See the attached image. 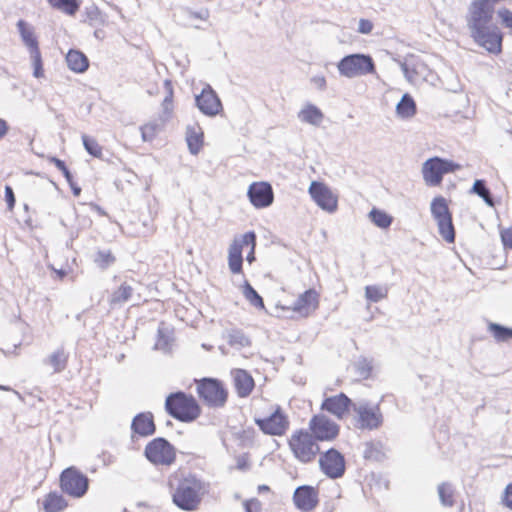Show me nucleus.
Here are the masks:
<instances>
[{"label":"nucleus","mask_w":512,"mask_h":512,"mask_svg":"<svg viewBox=\"0 0 512 512\" xmlns=\"http://www.w3.org/2000/svg\"><path fill=\"white\" fill-rule=\"evenodd\" d=\"M167 485L171 492L172 502L184 511L197 510L207 493L205 483L194 475L172 473L168 478Z\"/></svg>","instance_id":"f257e3e1"},{"label":"nucleus","mask_w":512,"mask_h":512,"mask_svg":"<svg viewBox=\"0 0 512 512\" xmlns=\"http://www.w3.org/2000/svg\"><path fill=\"white\" fill-rule=\"evenodd\" d=\"M259 430L268 436L283 437L290 429V418L284 408L269 400H264L254 417Z\"/></svg>","instance_id":"f03ea898"},{"label":"nucleus","mask_w":512,"mask_h":512,"mask_svg":"<svg viewBox=\"0 0 512 512\" xmlns=\"http://www.w3.org/2000/svg\"><path fill=\"white\" fill-rule=\"evenodd\" d=\"M165 410L174 419L190 423L197 420L202 414V407L198 400L183 391L169 394L165 400Z\"/></svg>","instance_id":"7ed1b4c3"},{"label":"nucleus","mask_w":512,"mask_h":512,"mask_svg":"<svg viewBox=\"0 0 512 512\" xmlns=\"http://www.w3.org/2000/svg\"><path fill=\"white\" fill-rule=\"evenodd\" d=\"M287 445L292 456L302 464L313 463L321 452L319 443L306 428L295 429L287 438Z\"/></svg>","instance_id":"20e7f679"},{"label":"nucleus","mask_w":512,"mask_h":512,"mask_svg":"<svg viewBox=\"0 0 512 512\" xmlns=\"http://www.w3.org/2000/svg\"><path fill=\"white\" fill-rule=\"evenodd\" d=\"M196 392L202 402L211 408H223L229 398L225 383L217 378L204 377L195 380Z\"/></svg>","instance_id":"39448f33"},{"label":"nucleus","mask_w":512,"mask_h":512,"mask_svg":"<svg viewBox=\"0 0 512 512\" xmlns=\"http://www.w3.org/2000/svg\"><path fill=\"white\" fill-rule=\"evenodd\" d=\"M244 248H249L246 257L249 263L255 260L256 235L253 231L243 234L240 238H235L228 250V266L233 274L243 273V257Z\"/></svg>","instance_id":"423d86ee"},{"label":"nucleus","mask_w":512,"mask_h":512,"mask_svg":"<svg viewBox=\"0 0 512 512\" xmlns=\"http://www.w3.org/2000/svg\"><path fill=\"white\" fill-rule=\"evenodd\" d=\"M353 424L359 430H377L384 421L383 413L379 404L361 402L353 408Z\"/></svg>","instance_id":"0eeeda50"},{"label":"nucleus","mask_w":512,"mask_h":512,"mask_svg":"<svg viewBox=\"0 0 512 512\" xmlns=\"http://www.w3.org/2000/svg\"><path fill=\"white\" fill-rule=\"evenodd\" d=\"M337 68L339 73L347 78L376 73V66L373 58L366 54L347 55L338 62Z\"/></svg>","instance_id":"6e6552de"},{"label":"nucleus","mask_w":512,"mask_h":512,"mask_svg":"<svg viewBox=\"0 0 512 512\" xmlns=\"http://www.w3.org/2000/svg\"><path fill=\"white\" fill-rule=\"evenodd\" d=\"M462 166L451 160L440 157H432L426 160L422 166V175L426 185L440 186L443 176L460 170Z\"/></svg>","instance_id":"1a4fd4ad"},{"label":"nucleus","mask_w":512,"mask_h":512,"mask_svg":"<svg viewBox=\"0 0 512 512\" xmlns=\"http://www.w3.org/2000/svg\"><path fill=\"white\" fill-rule=\"evenodd\" d=\"M431 213L437 222L440 236L447 243H453L455 241V228L447 200L442 196L433 198L431 202Z\"/></svg>","instance_id":"9d476101"},{"label":"nucleus","mask_w":512,"mask_h":512,"mask_svg":"<svg viewBox=\"0 0 512 512\" xmlns=\"http://www.w3.org/2000/svg\"><path fill=\"white\" fill-rule=\"evenodd\" d=\"M17 28L24 45L29 51L34 77H44L43 59L39 42L33 28L24 20H19L17 22Z\"/></svg>","instance_id":"9b49d317"},{"label":"nucleus","mask_w":512,"mask_h":512,"mask_svg":"<svg viewBox=\"0 0 512 512\" xmlns=\"http://www.w3.org/2000/svg\"><path fill=\"white\" fill-rule=\"evenodd\" d=\"M144 454L156 466H171L176 461L175 447L162 437L154 438L145 446Z\"/></svg>","instance_id":"f8f14e48"},{"label":"nucleus","mask_w":512,"mask_h":512,"mask_svg":"<svg viewBox=\"0 0 512 512\" xmlns=\"http://www.w3.org/2000/svg\"><path fill=\"white\" fill-rule=\"evenodd\" d=\"M59 486L67 495L80 498L84 496L89 487L88 477L75 467H69L62 471L59 478Z\"/></svg>","instance_id":"ddd939ff"},{"label":"nucleus","mask_w":512,"mask_h":512,"mask_svg":"<svg viewBox=\"0 0 512 512\" xmlns=\"http://www.w3.org/2000/svg\"><path fill=\"white\" fill-rule=\"evenodd\" d=\"M319 442H332L340 434V426L327 415L315 414L311 417L306 428Z\"/></svg>","instance_id":"4468645a"},{"label":"nucleus","mask_w":512,"mask_h":512,"mask_svg":"<svg viewBox=\"0 0 512 512\" xmlns=\"http://www.w3.org/2000/svg\"><path fill=\"white\" fill-rule=\"evenodd\" d=\"M321 471L329 478L337 479L344 475L346 463L344 456L335 448H330L318 456Z\"/></svg>","instance_id":"2eb2a0df"},{"label":"nucleus","mask_w":512,"mask_h":512,"mask_svg":"<svg viewBox=\"0 0 512 512\" xmlns=\"http://www.w3.org/2000/svg\"><path fill=\"white\" fill-rule=\"evenodd\" d=\"M309 194L314 202L323 210L333 213L338 208V195L325 183L313 181L309 187Z\"/></svg>","instance_id":"dca6fc26"},{"label":"nucleus","mask_w":512,"mask_h":512,"mask_svg":"<svg viewBox=\"0 0 512 512\" xmlns=\"http://www.w3.org/2000/svg\"><path fill=\"white\" fill-rule=\"evenodd\" d=\"M353 401L343 392L325 397L321 403V410L342 420L348 416L354 408Z\"/></svg>","instance_id":"f3484780"},{"label":"nucleus","mask_w":512,"mask_h":512,"mask_svg":"<svg viewBox=\"0 0 512 512\" xmlns=\"http://www.w3.org/2000/svg\"><path fill=\"white\" fill-rule=\"evenodd\" d=\"M247 195L251 204L257 209L266 208L274 201L272 186L264 181L250 184Z\"/></svg>","instance_id":"a211bd4d"},{"label":"nucleus","mask_w":512,"mask_h":512,"mask_svg":"<svg viewBox=\"0 0 512 512\" xmlns=\"http://www.w3.org/2000/svg\"><path fill=\"white\" fill-rule=\"evenodd\" d=\"M320 304V293L316 289H308L301 293L293 303L292 311L301 317H309Z\"/></svg>","instance_id":"6ab92c4d"},{"label":"nucleus","mask_w":512,"mask_h":512,"mask_svg":"<svg viewBox=\"0 0 512 512\" xmlns=\"http://www.w3.org/2000/svg\"><path fill=\"white\" fill-rule=\"evenodd\" d=\"M196 104L199 110L207 116H215L223 110L218 95L209 85L204 87L201 93L196 96Z\"/></svg>","instance_id":"aec40b11"},{"label":"nucleus","mask_w":512,"mask_h":512,"mask_svg":"<svg viewBox=\"0 0 512 512\" xmlns=\"http://www.w3.org/2000/svg\"><path fill=\"white\" fill-rule=\"evenodd\" d=\"M293 501L298 509L311 511L318 505L319 491L313 486H300L294 492Z\"/></svg>","instance_id":"412c9836"},{"label":"nucleus","mask_w":512,"mask_h":512,"mask_svg":"<svg viewBox=\"0 0 512 512\" xmlns=\"http://www.w3.org/2000/svg\"><path fill=\"white\" fill-rule=\"evenodd\" d=\"M232 384L239 398H247L255 388V380L245 369L235 368L231 372Z\"/></svg>","instance_id":"4be33fe9"},{"label":"nucleus","mask_w":512,"mask_h":512,"mask_svg":"<svg viewBox=\"0 0 512 512\" xmlns=\"http://www.w3.org/2000/svg\"><path fill=\"white\" fill-rule=\"evenodd\" d=\"M38 504L43 512H64L69 507L68 500L58 491L48 492Z\"/></svg>","instance_id":"5701e85b"},{"label":"nucleus","mask_w":512,"mask_h":512,"mask_svg":"<svg viewBox=\"0 0 512 512\" xmlns=\"http://www.w3.org/2000/svg\"><path fill=\"white\" fill-rule=\"evenodd\" d=\"M131 429L135 434L146 437L155 432V423L151 413H140L132 421Z\"/></svg>","instance_id":"b1692460"},{"label":"nucleus","mask_w":512,"mask_h":512,"mask_svg":"<svg viewBox=\"0 0 512 512\" xmlns=\"http://www.w3.org/2000/svg\"><path fill=\"white\" fill-rule=\"evenodd\" d=\"M66 63L68 68L75 73H84L89 67L87 56L75 49H70L66 55Z\"/></svg>","instance_id":"393cba45"},{"label":"nucleus","mask_w":512,"mask_h":512,"mask_svg":"<svg viewBox=\"0 0 512 512\" xmlns=\"http://www.w3.org/2000/svg\"><path fill=\"white\" fill-rule=\"evenodd\" d=\"M186 141L190 152L194 155L198 154L204 143V133L201 127L189 126L186 131Z\"/></svg>","instance_id":"a878e982"},{"label":"nucleus","mask_w":512,"mask_h":512,"mask_svg":"<svg viewBox=\"0 0 512 512\" xmlns=\"http://www.w3.org/2000/svg\"><path fill=\"white\" fill-rule=\"evenodd\" d=\"M49 6L68 16H75L81 6V0H47Z\"/></svg>","instance_id":"bb28decb"},{"label":"nucleus","mask_w":512,"mask_h":512,"mask_svg":"<svg viewBox=\"0 0 512 512\" xmlns=\"http://www.w3.org/2000/svg\"><path fill=\"white\" fill-rule=\"evenodd\" d=\"M48 161L49 163L55 165V167L62 172L63 176L65 177L66 181L68 182L72 190L73 195L76 197L80 196L82 190L74 181L73 176L67 168L65 162L54 156L48 157Z\"/></svg>","instance_id":"cd10ccee"},{"label":"nucleus","mask_w":512,"mask_h":512,"mask_svg":"<svg viewBox=\"0 0 512 512\" xmlns=\"http://www.w3.org/2000/svg\"><path fill=\"white\" fill-rule=\"evenodd\" d=\"M166 95L161 103L163 121L170 119L174 112V90L170 80L164 81Z\"/></svg>","instance_id":"c85d7f7f"},{"label":"nucleus","mask_w":512,"mask_h":512,"mask_svg":"<svg viewBox=\"0 0 512 512\" xmlns=\"http://www.w3.org/2000/svg\"><path fill=\"white\" fill-rule=\"evenodd\" d=\"M298 117L302 122L311 125H319L322 122L324 115L315 105L307 104L300 110Z\"/></svg>","instance_id":"c756f323"},{"label":"nucleus","mask_w":512,"mask_h":512,"mask_svg":"<svg viewBox=\"0 0 512 512\" xmlns=\"http://www.w3.org/2000/svg\"><path fill=\"white\" fill-rule=\"evenodd\" d=\"M68 359V353L61 348L51 353L46 363L52 368L54 373H60L67 367Z\"/></svg>","instance_id":"7c9ffc66"},{"label":"nucleus","mask_w":512,"mask_h":512,"mask_svg":"<svg viewBox=\"0 0 512 512\" xmlns=\"http://www.w3.org/2000/svg\"><path fill=\"white\" fill-rule=\"evenodd\" d=\"M133 294V287L127 283L121 284L114 290L109 298L111 306H118L130 300Z\"/></svg>","instance_id":"2f4dec72"},{"label":"nucleus","mask_w":512,"mask_h":512,"mask_svg":"<svg viewBox=\"0 0 512 512\" xmlns=\"http://www.w3.org/2000/svg\"><path fill=\"white\" fill-rule=\"evenodd\" d=\"M396 112L401 118H411L416 114V103L409 94H404L396 106Z\"/></svg>","instance_id":"473e14b6"},{"label":"nucleus","mask_w":512,"mask_h":512,"mask_svg":"<svg viewBox=\"0 0 512 512\" xmlns=\"http://www.w3.org/2000/svg\"><path fill=\"white\" fill-rule=\"evenodd\" d=\"M242 294L244 298L255 308L259 310L265 309V304L263 298L258 294V292L251 286L248 281L242 286Z\"/></svg>","instance_id":"72a5a7b5"},{"label":"nucleus","mask_w":512,"mask_h":512,"mask_svg":"<svg viewBox=\"0 0 512 512\" xmlns=\"http://www.w3.org/2000/svg\"><path fill=\"white\" fill-rule=\"evenodd\" d=\"M488 331L497 342H506L512 339V328L497 323H489Z\"/></svg>","instance_id":"f704fd0d"},{"label":"nucleus","mask_w":512,"mask_h":512,"mask_svg":"<svg viewBox=\"0 0 512 512\" xmlns=\"http://www.w3.org/2000/svg\"><path fill=\"white\" fill-rule=\"evenodd\" d=\"M369 217L376 226L383 229L388 228L393 221V218L389 214L376 208H373L370 211Z\"/></svg>","instance_id":"c9c22d12"},{"label":"nucleus","mask_w":512,"mask_h":512,"mask_svg":"<svg viewBox=\"0 0 512 512\" xmlns=\"http://www.w3.org/2000/svg\"><path fill=\"white\" fill-rule=\"evenodd\" d=\"M161 129H162V125L155 121H150L148 123H145L144 125H142L140 127L141 136H142L143 141H146V142L153 141L158 136Z\"/></svg>","instance_id":"e433bc0d"},{"label":"nucleus","mask_w":512,"mask_h":512,"mask_svg":"<svg viewBox=\"0 0 512 512\" xmlns=\"http://www.w3.org/2000/svg\"><path fill=\"white\" fill-rule=\"evenodd\" d=\"M94 262L101 269H107L116 262V257L111 250H98Z\"/></svg>","instance_id":"4c0bfd02"},{"label":"nucleus","mask_w":512,"mask_h":512,"mask_svg":"<svg viewBox=\"0 0 512 512\" xmlns=\"http://www.w3.org/2000/svg\"><path fill=\"white\" fill-rule=\"evenodd\" d=\"M471 191L481 197L488 206L494 207V199L489 189L486 187L484 180H476Z\"/></svg>","instance_id":"58836bf2"},{"label":"nucleus","mask_w":512,"mask_h":512,"mask_svg":"<svg viewBox=\"0 0 512 512\" xmlns=\"http://www.w3.org/2000/svg\"><path fill=\"white\" fill-rule=\"evenodd\" d=\"M228 343L231 346L247 347L251 345V340L243 331L234 329L228 334Z\"/></svg>","instance_id":"ea45409f"},{"label":"nucleus","mask_w":512,"mask_h":512,"mask_svg":"<svg viewBox=\"0 0 512 512\" xmlns=\"http://www.w3.org/2000/svg\"><path fill=\"white\" fill-rule=\"evenodd\" d=\"M438 493L443 505L451 507L454 505V489L449 483H442L438 486Z\"/></svg>","instance_id":"a19ab883"},{"label":"nucleus","mask_w":512,"mask_h":512,"mask_svg":"<svg viewBox=\"0 0 512 512\" xmlns=\"http://www.w3.org/2000/svg\"><path fill=\"white\" fill-rule=\"evenodd\" d=\"M83 145L86 149V151L96 158H102L103 156V148L98 143V141L92 137H89L87 135L82 136Z\"/></svg>","instance_id":"79ce46f5"},{"label":"nucleus","mask_w":512,"mask_h":512,"mask_svg":"<svg viewBox=\"0 0 512 512\" xmlns=\"http://www.w3.org/2000/svg\"><path fill=\"white\" fill-rule=\"evenodd\" d=\"M387 294V289L382 286L369 285L365 288V296L371 302H379L386 298Z\"/></svg>","instance_id":"37998d69"},{"label":"nucleus","mask_w":512,"mask_h":512,"mask_svg":"<svg viewBox=\"0 0 512 512\" xmlns=\"http://www.w3.org/2000/svg\"><path fill=\"white\" fill-rule=\"evenodd\" d=\"M503 27L512 30V11L508 8H501L497 12Z\"/></svg>","instance_id":"c03bdc74"},{"label":"nucleus","mask_w":512,"mask_h":512,"mask_svg":"<svg viewBox=\"0 0 512 512\" xmlns=\"http://www.w3.org/2000/svg\"><path fill=\"white\" fill-rule=\"evenodd\" d=\"M372 370H373V367L372 365L370 364V362L366 361V360H362V361H359L357 364H356V371H357V374L362 378V379H367L371 376L372 374Z\"/></svg>","instance_id":"a18cd8bd"},{"label":"nucleus","mask_w":512,"mask_h":512,"mask_svg":"<svg viewBox=\"0 0 512 512\" xmlns=\"http://www.w3.org/2000/svg\"><path fill=\"white\" fill-rule=\"evenodd\" d=\"M501 242L505 250H512V227L500 230Z\"/></svg>","instance_id":"49530a36"},{"label":"nucleus","mask_w":512,"mask_h":512,"mask_svg":"<svg viewBox=\"0 0 512 512\" xmlns=\"http://www.w3.org/2000/svg\"><path fill=\"white\" fill-rule=\"evenodd\" d=\"M245 512H261L262 503L257 498H251L243 502Z\"/></svg>","instance_id":"de8ad7c7"},{"label":"nucleus","mask_w":512,"mask_h":512,"mask_svg":"<svg viewBox=\"0 0 512 512\" xmlns=\"http://www.w3.org/2000/svg\"><path fill=\"white\" fill-rule=\"evenodd\" d=\"M5 201L7 204V209L11 212L14 210L16 198L13 192V189L11 186L6 185L5 186Z\"/></svg>","instance_id":"09e8293b"},{"label":"nucleus","mask_w":512,"mask_h":512,"mask_svg":"<svg viewBox=\"0 0 512 512\" xmlns=\"http://www.w3.org/2000/svg\"><path fill=\"white\" fill-rule=\"evenodd\" d=\"M501 499L503 505L512 510V482L505 487Z\"/></svg>","instance_id":"8fccbe9b"},{"label":"nucleus","mask_w":512,"mask_h":512,"mask_svg":"<svg viewBox=\"0 0 512 512\" xmlns=\"http://www.w3.org/2000/svg\"><path fill=\"white\" fill-rule=\"evenodd\" d=\"M373 30V23L368 19H360L358 32L361 34H369Z\"/></svg>","instance_id":"3c124183"},{"label":"nucleus","mask_w":512,"mask_h":512,"mask_svg":"<svg viewBox=\"0 0 512 512\" xmlns=\"http://www.w3.org/2000/svg\"><path fill=\"white\" fill-rule=\"evenodd\" d=\"M9 131V125L6 120L0 118V140L6 136Z\"/></svg>","instance_id":"603ef678"},{"label":"nucleus","mask_w":512,"mask_h":512,"mask_svg":"<svg viewBox=\"0 0 512 512\" xmlns=\"http://www.w3.org/2000/svg\"><path fill=\"white\" fill-rule=\"evenodd\" d=\"M257 492L259 494L269 493L271 492V488L268 485L262 484L257 487Z\"/></svg>","instance_id":"864d4df0"},{"label":"nucleus","mask_w":512,"mask_h":512,"mask_svg":"<svg viewBox=\"0 0 512 512\" xmlns=\"http://www.w3.org/2000/svg\"><path fill=\"white\" fill-rule=\"evenodd\" d=\"M196 16H197L198 18L202 19V20H206V19H208V17H209V12H208V10H205V11H203L201 14H198V15H196Z\"/></svg>","instance_id":"5fc2aeb1"},{"label":"nucleus","mask_w":512,"mask_h":512,"mask_svg":"<svg viewBox=\"0 0 512 512\" xmlns=\"http://www.w3.org/2000/svg\"><path fill=\"white\" fill-rule=\"evenodd\" d=\"M315 81H316L317 83H319L321 86H325V84H326L325 77H323V76H322V77H318V78H316V79H315Z\"/></svg>","instance_id":"6e6d98bb"},{"label":"nucleus","mask_w":512,"mask_h":512,"mask_svg":"<svg viewBox=\"0 0 512 512\" xmlns=\"http://www.w3.org/2000/svg\"><path fill=\"white\" fill-rule=\"evenodd\" d=\"M0 390H8V388L0 385Z\"/></svg>","instance_id":"4d7b16f0"},{"label":"nucleus","mask_w":512,"mask_h":512,"mask_svg":"<svg viewBox=\"0 0 512 512\" xmlns=\"http://www.w3.org/2000/svg\"><path fill=\"white\" fill-rule=\"evenodd\" d=\"M64 275H65V273H64V272H60V273H59V276H61V277H63Z\"/></svg>","instance_id":"13d9d810"}]
</instances>
